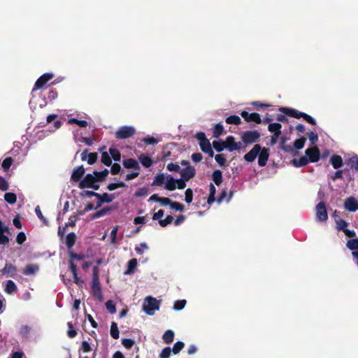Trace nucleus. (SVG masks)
Here are the masks:
<instances>
[{
  "instance_id": "nucleus-1",
  "label": "nucleus",
  "mask_w": 358,
  "mask_h": 358,
  "mask_svg": "<svg viewBox=\"0 0 358 358\" xmlns=\"http://www.w3.org/2000/svg\"><path fill=\"white\" fill-rule=\"evenodd\" d=\"M108 170L105 169L101 171H94L93 173H88L80 181L79 187L80 189L87 188L94 182L103 181L108 175Z\"/></svg>"
},
{
  "instance_id": "nucleus-2",
  "label": "nucleus",
  "mask_w": 358,
  "mask_h": 358,
  "mask_svg": "<svg viewBox=\"0 0 358 358\" xmlns=\"http://www.w3.org/2000/svg\"><path fill=\"white\" fill-rule=\"evenodd\" d=\"M160 301L152 296H147L144 299L143 309L148 315H153L159 309Z\"/></svg>"
},
{
  "instance_id": "nucleus-3",
  "label": "nucleus",
  "mask_w": 358,
  "mask_h": 358,
  "mask_svg": "<svg viewBox=\"0 0 358 358\" xmlns=\"http://www.w3.org/2000/svg\"><path fill=\"white\" fill-rule=\"evenodd\" d=\"M180 164L181 166H185V168L180 170V177L185 178V180H189L195 176L196 169L190 165L189 161L182 160Z\"/></svg>"
},
{
  "instance_id": "nucleus-4",
  "label": "nucleus",
  "mask_w": 358,
  "mask_h": 358,
  "mask_svg": "<svg viewBox=\"0 0 358 358\" xmlns=\"http://www.w3.org/2000/svg\"><path fill=\"white\" fill-rule=\"evenodd\" d=\"M136 129L132 126H123L120 127L115 132V137L118 139H126L132 136Z\"/></svg>"
},
{
  "instance_id": "nucleus-5",
  "label": "nucleus",
  "mask_w": 358,
  "mask_h": 358,
  "mask_svg": "<svg viewBox=\"0 0 358 358\" xmlns=\"http://www.w3.org/2000/svg\"><path fill=\"white\" fill-rule=\"evenodd\" d=\"M316 220L319 222H325L328 219L326 205L323 201H320L315 207Z\"/></svg>"
},
{
  "instance_id": "nucleus-6",
  "label": "nucleus",
  "mask_w": 358,
  "mask_h": 358,
  "mask_svg": "<svg viewBox=\"0 0 358 358\" xmlns=\"http://www.w3.org/2000/svg\"><path fill=\"white\" fill-rule=\"evenodd\" d=\"M3 275L6 278H13L15 279L17 277V268L11 263H6L4 267L1 270Z\"/></svg>"
},
{
  "instance_id": "nucleus-7",
  "label": "nucleus",
  "mask_w": 358,
  "mask_h": 358,
  "mask_svg": "<svg viewBox=\"0 0 358 358\" xmlns=\"http://www.w3.org/2000/svg\"><path fill=\"white\" fill-rule=\"evenodd\" d=\"M91 287L94 295L101 296V285L98 275V268L96 267H94L93 268V278L92 280Z\"/></svg>"
},
{
  "instance_id": "nucleus-8",
  "label": "nucleus",
  "mask_w": 358,
  "mask_h": 358,
  "mask_svg": "<svg viewBox=\"0 0 358 358\" xmlns=\"http://www.w3.org/2000/svg\"><path fill=\"white\" fill-rule=\"evenodd\" d=\"M259 136V133L257 131H247L243 134L242 140L245 143H252L256 142Z\"/></svg>"
},
{
  "instance_id": "nucleus-9",
  "label": "nucleus",
  "mask_w": 358,
  "mask_h": 358,
  "mask_svg": "<svg viewBox=\"0 0 358 358\" xmlns=\"http://www.w3.org/2000/svg\"><path fill=\"white\" fill-rule=\"evenodd\" d=\"M54 75L52 73H45L43 74L35 83L34 87L32 90V93L42 88L50 80L53 78Z\"/></svg>"
},
{
  "instance_id": "nucleus-10",
  "label": "nucleus",
  "mask_w": 358,
  "mask_h": 358,
  "mask_svg": "<svg viewBox=\"0 0 358 358\" xmlns=\"http://www.w3.org/2000/svg\"><path fill=\"white\" fill-rule=\"evenodd\" d=\"M305 153L310 162H317L320 159V151L317 147L306 149Z\"/></svg>"
},
{
  "instance_id": "nucleus-11",
  "label": "nucleus",
  "mask_w": 358,
  "mask_h": 358,
  "mask_svg": "<svg viewBox=\"0 0 358 358\" xmlns=\"http://www.w3.org/2000/svg\"><path fill=\"white\" fill-rule=\"evenodd\" d=\"M344 208L350 212H355L358 209V201L354 196L348 197L344 202Z\"/></svg>"
},
{
  "instance_id": "nucleus-12",
  "label": "nucleus",
  "mask_w": 358,
  "mask_h": 358,
  "mask_svg": "<svg viewBox=\"0 0 358 358\" xmlns=\"http://www.w3.org/2000/svg\"><path fill=\"white\" fill-rule=\"evenodd\" d=\"M261 151V146L259 144L255 145L252 149L244 155V159L248 162H252Z\"/></svg>"
},
{
  "instance_id": "nucleus-13",
  "label": "nucleus",
  "mask_w": 358,
  "mask_h": 358,
  "mask_svg": "<svg viewBox=\"0 0 358 358\" xmlns=\"http://www.w3.org/2000/svg\"><path fill=\"white\" fill-rule=\"evenodd\" d=\"M241 115L246 122H254L257 124L262 122L260 115L257 113H249L246 111H243Z\"/></svg>"
},
{
  "instance_id": "nucleus-14",
  "label": "nucleus",
  "mask_w": 358,
  "mask_h": 358,
  "mask_svg": "<svg viewBox=\"0 0 358 358\" xmlns=\"http://www.w3.org/2000/svg\"><path fill=\"white\" fill-rule=\"evenodd\" d=\"M258 164L264 166L268 161L269 153L266 148L261 147V151L258 154Z\"/></svg>"
},
{
  "instance_id": "nucleus-15",
  "label": "nucleus",
  "mask_w": 358,
  "mask_h": 358,
  "mask_svg": "<svg viewBox=\"0 0 358 358\" xmlns=\"http://www.w3.org/2000/svg\"><path fill=\"white\" fill-rule=\"evenodd\" d=\"M98 155L96 152L88 153L87 150H85L81 153V159L83 161L87 160L89 164H93L96 162Z\"/></svg>"
},
{
  "instance_id": "nucleus-16",
  "label": "nucleus",
  "mask_w": 358,
  "mask_h": 358,
  "mask_svg": "<svg viewBox=\"0 0 358 358\" xmlns=\"http://www.w3.org/2000/svg\"><path fill=\"white\" fill-rule=\"evenodd\" d=\"M164 188L169 191H173L176 189V179H175L171 175L166 174Z\"/></svg>"
},
{
  "instance_id": "nucleus-17",
  "label": "nucleus",
  "mask_w": 358,
  "mask_h": 358,
  "mask_svg": "<svg viewBox=\"0 0 358 358\" xmlns=\"http://www.w3.org/2000/svg\"><path fill=\"white\" fill-rule=\"evenodd\" d=\"M199 145L203 152L208 154L210 157L213 156L214 152L212 150L211 145L208 139L203 140L202 142H200Z\"/></svg>"
},
{
  "instance_id": "nucleus-18",
  "label": "nucleus",
  "mask_w": 358,
  "mask_h": 358,
  "mask_svg": "<svg viewBox=\"0 0 358 358\" xmlns=\"http://www.w3.org/2000/svg\"><path fill=\"white\" fill-rule=\"evenodd\" d=\"M226 146L229 151H234L240 148V143H236L234 141V138L231 136H229L227 138L226 142H224Z\"/></svg>"
},
{
  "instance_id": "nucleus-19",
  "label": "nucleus",
  "mask_w": 358,
  "mask_h": 358,
  "mask_svg": "<svg viewBox=\"0 0 358 358\" xmlns=\"http://www.w3.org/2000/svg\"><path fill=\"white\" fill-rule=\"evenodd\" d=\"M123 166L126 169H132L136 171H139L140 166L138 162L132 158L127 159L123 161Z\"/></svg>"
},
{
  "instance_id": "nucleus-20",
  "label": "nucleus",
  "mask_w": 358,
  "mask_h": 358,
  "mask_svg": "<svg viewBox=\"0 0 358 358\" xmlns=\"http://www.w3.org/2000/svg\"><path fill=\"white\" fill-rule=\"evenodd\" d=\"M84 173L85 168L83 167V166H80L73 170L71 175V179L75 182H78L83 177Z\"/></svg>"
},
{
  "instance_id": "nucleus-21",
  "label": "nucleus",
  "mask_w": 358,
  "mask_h": 358,
  "mask_svg": "<svg viewBox=\"0 0 358 358\" xmlns=\"http://www.w3.org/2000/svg\"><path fill=\"white\" fill-rule=\"evenodd\" d=\"M281 110L283 111L287 115L295 118L302 117L303 115V113L299 112L297 110L293 108H282Z\"/></svg>"
},
{
  "instance_id": "nucleus-22",
  "label": "nucleus",
  "mask_w": 358,
  "mask_h": 358,
  "mask_svg": "<svg viewBox=\"0 0 358 358\" xmlns=\"http://www.w3.org/2000/svg\"><path fill=\"white\" fill-rule=\"evenodd\" d=\"M138 262L136 259H131L127 263V270L124 271L125 275H131L134 273L137 267Z\"/></svg>"
},
{
  "instance_id": "nucleus-23",
  "label": "nucleus",
  "mask_w": 358,
  "mask_h": 358,
  "mask_svg": "<svg viewBox=\"0 0 358 358\" xmlns=\"http://www.w3.org/2000/svg\"><path fill=\"white\" fill-rule=\"evenodd\" d=\"M166 174L165 173H158L157 174L153 179L152 182V186H162L164 185L166 180Z\"/></svg>"
},
{
  "instance_id": "nucleus-24",
  "label": "nucleus",
  "mask_w": 358,
  "mask_h": 358,
  "mask_svg": "<svg viewBox=\"0 0 358 358\" xmlns=\"http://www.w3.org/2000/svg\"><path fill=\"white\" fill-rule=\"evenodd\" d=\"M113 209H114V208H113L111 206L104 207L102 209H101V210L96 211L95 213H94L92 215V219H96V218L103 217V216L107 215L108 213H109Z\"/></svg>"
},
{
  "instance_id": "nucleus-25",
  "label": "nucleus",
  "mask_w": 358,
  "mask_h": 358,
  "mask_svg": "<svg viewBox=\"0 0 358 358\" xmlns=\"http://www.w3.org/2000/svg\"><path fill=\"white\" fill-rule=\"evenodd\" d=\"M39 269L36 264H28L23 270V273L26 275H34Z\"/></svg>"
},
{
  "instance_id": "nucleus-26",
  "label": "nucleus",
  "mask_w": 358,
  "mask_h": 358,
  "mask_svg": "<svg viewBox=\"0 0 358 358\" xmlns=\"http://www.w3.org/2000/svg\"><path fill=\"white\" fill-rule=\"evenodd\" d=\"M330 161H331V165L333 166V167L335 169H337L341 167L343 165V159L339 155H333L331 157Z\"/></svg>"
},
{
  "instance_id": "nucleus-27",
  "label": "nucleus",
  "mask_w": 358,
  "mask_h": 358,
  "mask_svg": "<svg viewBox=\"0 0 358 358\" xmlns=\"http://www.w3.org/2000/svg\"><path fill=\"white\" fill-rule=\"evenodd\" d=\"M309 162L306 156L301 157L299 159H294L292 161V164L296 167H301L308 164Z\"/></svg>"
},
{
  "instance_id": "nucleus-28",
  "label": "nucleus",
  "mask_w": 358,
  "mask_h": 358,
  "mask_svg": "<svg viewBox=\"0 0 358 358\" xmlns=\"http://www.w3.org/2000/svg\"><path fill=\"white\" fill-rule=\"evenodd\" d=\"M17 290V288L15 283L13 280H8L6 284L5 292L9 294H12Z\"/></svg>"
},
{
  "instance_id": "nucleus-29",
  "label": "nucleus",
  "mask_w": 358,
  "mask_h": 358,
  "mask_svg": "<svg viewBox=\"0 0 358 358\" xmlns=\"http://www.w3.org/2000/svg\"><path fill=\"white\" fill-rule=\"evenodd\" d=\"M222 173L220 170H215L212 174V179L213 182L219 186L222 182Z\"/></svg>"
},
{
  "instance_id": "nucleus-30",
  "label": "nucleus",
  "mask_w": 358,
  "mask_h": 358,
  "mask_svg": "<svg viewBox=\"0 0 358 358\" xmlns=\"http://www.w3.org/2000/svg\"><path fill=\"white\" fill-rule=\"evenodd\" d=\"M281 128L282 126L278 122L269 124L268 127V131L275 134H281Z\"/></svg>"
},
{
  "instance_id": "nucleus-31",
  "label": "nucleus",
  "mask_w": 358,
  "mask_h": 358,
  "mask_svg": "<svg viewBox=\"0 0 358 358\" xmlns=\"http://www.w3.org/2000/svg\"><path fill=\"white\" fill-rule=\"evenodd\" d=\"M346 164L350 169L358 171V157L357 155L349 158Z\"/></svg>"
},
{
  "instance_id": "nucleus-32",
  "label": "nucleus",
  "mask_w": 358,
  "mask_h": 358,
  "mask_svg": "<svg viewBox=\"0 0 358 358\" xmlns=\"http://www.w3.org/2000/svg\"><path fill=\"white\" fill-rule=\"evenodd\" d=\"M173 338H174V332L170 329L166 330L162 336V339H163L164 342L166 343H168V344L172 343L173 341Z\"/></svg>"
},
{
  "instance_id": "nucleus-33",
  "label": "nucleus",
  "mask_w": 358,
  "mask_h": 358,
  "mask_svg": "<svg viewBox=\"0 0 358 358\" xmlns=\"http://www.w3.org/2000/svg\"><path fill=\"white\" fill-rule=\"evenodd\" d=\"M69 257H70V260H69V266L71 265V263H73V261L74 260H78V261H82L85 258V256L83 254H76V253H74L73 251H69Z\"/></svg>"
},
{
  "instance_id": "nucleus-34",
  "label": "nucleus",
  "mask_w": 358,
  "mask_h": 358,
  "mask_svg": "<svg viewBox=\"0 0 358 358\" xmlns=\"http://www.w3.org/2000/svg\"><path fill=\"white\" fill-rule=\"evenodd\" d=\"M31 331V328L28 325H23L20 329V334L24 338H29Z\"/></svg>"
},
{
  "instance_id": "nucleus-35",
  "label": "nucleus",
  "mask_w": 358,
  "mask_h": 358,
  "mask_svg": "<svg viewBox=\"0 0 358 358\" xmlns=\"http://www.w3.org/2000/svg\"><path fill=\"white\" fill-rule=\"evenodd\" d=\"M139 161L141 164L146 168L150 167L152 164V160L151 158L144 155L139 157Z\"/></svg>"
},
{
  "instance_id": "nucleus-36",
  "label": "nucleus",
  "mask_w": 358,
  "mask_h": 358,
  "mask_svg": "<svg viewBox=\"0 0 358 358\" xmlns=\"http://www.w3.org/2000/svg\"><path fill=\"white\" fill-rule=\"evenodd\" d=\"M76 235L74 233H69L66 237V245L69 249H71L75 244Z\"/></svg>"
},
{
  "instance_id": "nucleus-37",
  "label": "nucleus",
  "mask_w": 358,
  "mask_h": 358,
  "mask_svg": "<svg viewBox=\"0 0 358 358\" xmlns=\"http://www.w3.org/2000/svg\"><path fill=\"white\" fill-rule=\"evenodd\" d=\"M70 269L73 273L74 282L77 285H79L80 283H82L83 281L80 280V278L78 276L77 273V267L74 263H71L70 265Z\"/></svg>"
},
{
  "instance_id": "nucleus-38",
  "label": "nucleus",
  "mask_w": 358,
  "mask_h": 358,
  "mask_svg": "<svg viewBox=\"0 0 358 358\" xmlns=\"http://www.w3.org/2000/svg\"><path fill=\"white\" fill-rule=\"evenodd\" d=\"M109 155L114 161L119 162L121 159V155L118 150L116 148H110L109 149Z\"/></svg>"
},
{
  "instance_id": "nucleus-39",
  "label": "nucleus",
  "mask_w": 358,
  "mask_h": 358,
  "mask_svg": "<svg viewBox=\"0 0 358 358\" xmlns=\"http://www.w3.org/2000/svg\"><path fill=\"white\" fill-rule=\"evenodd\" d=\"M68 124H78L80 127H87V125H88V123L87 121L85 120H79L76 118H70L67 121Z\"/></svg>"
},
{
  "instance_id": "nucleus-40",
  "label": "nucleus",
  "mask_w": 358,
  "mask_h": 358,
  "mask_svg": "<svg viewBox=\"0 0 358 358\" xmlns=\"http://www.w3.org/2000/svg\"><path fill=\"white\" fill-rule=\"evenodd\" d=\"M226 122L229 124H240L241 123V119L238 115H230L227 117Z\"/></svg>"
},
{
  "instance_id": "nucleus-41",
  "label": "nucleus",
  "mask_w": 358,
  "mask_h": 358,
  "mask_svg": "<svg viewBox=\"0 0 358 358\" xmlns=\"http://www.w3.org/2000/svg\"><path fill=\"white\" fill-rule=\"evenodd\" d=\"M110 333L111 337L114 339H117L119 338V329L117 324L115 322H113L111 324Z\"/></svg>"
},
{
  "instance_id": "nucleus-42",
  "label": "nucleus",
  "mask_w": 358,
  "mask_h": 358,
  "mask_svg": "<svg viewBox=\"0 0 358 358\" xmlns=\"http://www.w3.org/2000/svg\"><path fill=\"white\" fill-rule=\"evenodd\" d=\"M4 199L9 204H14L16 202L17 196L14 193L7 192L4 195Z\"/></svg>"
},
{
  "instance_id": "nucleus-43",
  "label": "nucleus",
  "mask_w": 358,
  "mask_h": 358,
  "mask_svg": "<svg viewBox=\"0 0 358 358\" xmlns=\"http://www.w3.org/2000/svg\"><path fill=\"white\" fill-rule=\"evenodd\" d=\"M101 161L103 164H104L105 165H106L108 166H110L112 164L111 157H110L109 153L107 152H102Z\"/></svg>"
},
{
  "instance_id": "nucleus-44",
  "label": "nucleus",
  "mask_w": 358,
  "mask_h": 358,
  "mask_svg": "<svg viewBox=\"0 0 358 358\" xmlns=\"http://www.w3.org/2000/svg\"><path fill=\"white\" fill-rule=\"evenodd\" d=\"M81 350L83 351V352H90L94 350V345L90 343L87 341H83L81 343Z\"/></svg>"
},
{
  "instance_id": "nucleus-45",
  "label": "nucleus",
  "mask_w": 358,
  "mask_h": 358,
  "mask_svg": "<svg viewBox=\"0 0 358 358\" xmlns=\"http://www.w3.org/2000/svg\"><path fill=\"white\" fill-rule=\"evenodd\" d=\"M336 228L338 230L343 231V232L347 229L348 223L343 220H336Z\"/></svg>"
},
{
  "instance_id": "nucleus-46",
  "label": "nucleus",
  "mask_w": 358,
  "mask_h": 358,
  "mask_svg": "<svg viewBox=\"0 0 358 358\" xmlns=\"http://www.w3.org/2000/svg\"><path fill=\"white\" fill-rule=\"evenodd\" d=\"M98 198H99V196H98ZM100 198L102 199L104 203H108L115 199V195L114 194L103 193V194H100Z\"/></svg>"
},
{
  "instance_id": "nucleus-47",
  "label": "nucleus",
  "mask_w": 358,
  "mask_h": 358,
  "mask_svg": "<svg viewBox=\"0 0 358 358\" xmlns=\"http://www.w3.org/2000/svg\"><path fill=\"white\" fill-rule=\"evenodd\" d=\"M213 145L215 150L217 152H221L227 148L225 143L221 141H214L213 142Z\"/></svg>"
},
{
  "instance_id": "nucleus-48",
  "label": "nucleus",
  "mask_w": 358,
  "mask_h": 358,
  "mask_svg": "<svg viewBox=\"0 0 358 358\" xmlns=\"http://www.w3.org/2000/svg\"><path fill=\"white\" fill-rule=\"evenodd\" d=\"M166 169L170 172H180V166L178 163H169L166 166Z\"/></svg>"
},
{
  "instance_id": "nucleus-49",
  "label": "nucleus",
  "mask_w": 358,
  "mask_h": 358,
  "mask_svg": "<svg viewBox=\"0 0 358 358\" xmlns=\"http://www.w3.org/2000/svg\"><path fill=\"white\" fill-rule=\"evenodd\" d=\"M184 346H185V344H184L183 342H182V341H177L173 345V347L171 351L173 352V353L174 355H177V354H178L182 350V349L184 348Z\"/></svg>"
},
{
  "instance_id": "nucleus-50",
  "label": "nucleus",
  "mask_w": 358,
  "mask_h": 358,
  "mask_svg": "<svg viewBox=\"0 0 358 358\" xmlns=\"http://www.w3.org/2000/svg\"><path fill=\"white\" fill-rule=\"evenodd\" d=\"M126 185L124 182L122 181H119L117 182H112V183H110L107 186V189L109 190V191H113L117 188H119V187H125Z\"/></svg>"
},
{
  "instance_id": "nucleus-51",
  "label": "nucleus",
  "mask_w": 358,
  "mask_h": 358,
  "mask_svg": "<svg viewBox=\"0 0 358 358\" xmlns=\"http://www.w3.org/2000/svg\"><path fill=\"white\" fill-rule=\"evenodd\" d=\"M224 128L221 123L216 124L213 128V135L215 137H219L222 135Z\"/></svg>"
},
{
  "instance_id": "nucleus-52",
  "label": "nucleus",
  "mask_w": 358,
  "mask_h": 358,
  "mask_svg": "<svg viewBox=\"0 0 358 358\" xmlns=\"http://www.w3.org/2000/svg\"><path fill=\"white\" fill-rule=\"evenodd\" d=\"M306 138L304 137H301L299 139H296L294 142V146L296 150H301L303 148Z\"/></svg>"
},
{
  "instance_id": "nucleus-53",
  "label": "nucleus",
  "mask_w": 358,
  "mask_h": 358,
  "mask_svg": "<svg viewBox=\"0 0 358 358\" xmlns=\"http://www.w3.org/2000/svg\"><path fill=\"white\" fill-rule=\"evenodd\" d=\"M13 163V159L11 157H6L1 164L2 169L7 171L10 169L11 164Z\"/></svg>"
},
{
  "instance_id": "nucleus-54",
  "label": "nucleus",
  "mask_w": 358,
  "mask_h": 358,
  "mask_svg": "<svg viewBox=\"0 0 358 358\" xmlns=\"http://www.w3.org/2000/svg\"><path fill=\"white\" fill-rule=\"evenodd\" d=\"M106 308L107 310L111 314H114L116 313L115 304L111 300L106 301Z\"/></svg>"
},
{
  "instance_id": "nucleus-55",
  "label": "nucleus",
  "mask_w": 358,
  "mask_h": 358,
  "mask_svg": "<svg viewBox=\"0 0 358 358\" xmlns=\"http://www.w3.org/2000/svg\"><path fill=\"white\" fill-rule=\"evenodd\" d=\"M135 342L133 339H131V338H123L122 340V345L126 348V349H131L134 345Z\"/></svg>"
},
{
  "instance_id": "nucleus-56",
  "label": "nucleus",
  "mask_w": 358,
  "mask_h": 358,
  "mask_svg": "<svg viewBox=\"0 0 358 358\" xmlns=\"http://www.w3.org/2000/svg\"><path fill=\"white\" fill-rule=\"evenodd\" d=\"M143 141L148 145H155L158 143L159 141L153 136H147L143 140Z\"/></svg>"
},
{
  "instance_id": "nucleus-57",
  "label": "nucleus",
  "mask_w": 358,
  "mask_h": 358,
  "mask_svg": "<svg viewBox=\"0 0 358 358\" xmlns=\"http://www.w3.org/2000/svg\"><path fill=\"white\" fill-rule=\"evenodd\" d=\"M186 304L185 300H177L174 303L173 309L176 310H181Z\"/></svg>"
},
{
  "instance_id": "nucleus-58",
  "label": "nucleus",
  "mask_w": 358,
  "mask_h": 358,
  "mask_svg": "<svg viewBox=\"0 0 358 358\" xmlns=\"http://www.w3.org/2000/svg\"><path fill=\"white\" fill-rule=\"evenodd\" d=\"M148 246L145 243H141L139 245L135 247V251L138 255H142L145 250H148Z\"/></svg>"
},
{
  "instance_id": "nucleus-59",
  "label": "nucleus",
  "mask_w": 358,
  "mask_h": 358,
  "mask_svg": "<svg viewBox=\"0 0 358 358\" xmlns=\"http://www.w3.org/2000/svg\"><path fill=\"white\" fill-rule=\"evenodd\" d=\"M189 181L188 180H185V178L180 177L178 179H176V188L179 189H182L186 187V182Z\"/></svg>"
},
{
  "instance_id": "nucleus-60",
  "label": "nucleus",
  "mask_w": 358,
  "mask_h": 358,
  "mask_svg": "<svg viewBox=\"0 0 358 358\" xmlns=\"http://www.w3.org/2000/svg\"><path fill=\"white\" fill-rule=\"evenodd\" d=\"M117 231H118V227L116 226V227H113L110 231V240H111L110 242L112 244H115L117 242Z\"/></svg>"
},
{
  "instance_id": "nucleus-61",
  "label": "nucleus",
  "mask_w": 358,
  "mask_h": 358,
  "mask_svg": "<svg viewBox=\"0 0 358 358\" xmlns=\"http://www.w3.org/2000/svg\"><path fill=\"white\" fill-rule=\"evenodd\" d=\"M35 213L37 215V217L41 220L43 221V222L45 224V225H48V222L47 220V219L43 215L42 213H41V210L40 209V207L38 206L36 207L35 208Z\"/></svg>"
},
{
  "instance_id": "nucleus-62",
  "label": "nucleus",
  "mask_w": 358,
  "mask_h": 358,
  "mask_svg": "<svg viewBox=\"0 0 358 358\" xmlns=\"http://www.w3.org/2000/svg\"><path fill=\"white\" fill-rule=\"evenodd\" d=\"M173 220V217L171 215H168L166 217L164 220H160L159 221V224L164 227H166L168 224H171Z\"/></svg>"
},
{
  "instance_id": "nucleus-63",
  "label": "nucleus",
  "mask_w": 358,
  "mask_h": 358,
  "mask_svg": "<svg viewBox=\"0 0 358 358\" xmlns=\"http://www.w3.org/2000/svg\"><path fill=\"white\" fill-rule=\"evenodd\" d=\"M171 349L169 347L164 348L159 354V358H170Z\"/></svg>"
},
{
  "instance_id": "nucleus-64",
  "label": "nucleus",
  "mask_w": 358,
  "mask_h": 358,
  "mask_svg": "<svg viewBox=\"0 0 358 358\" xmlns=\"http://www.w3.org/2000/svg\"><path fill=\"white\" fill-rule=\"evenodd\" d=\"M185 201L187 203H190L192 201V199H193V192H192V190L189 188L187 189L186 191H185Z\"/></svg>"
}]
</instances>
